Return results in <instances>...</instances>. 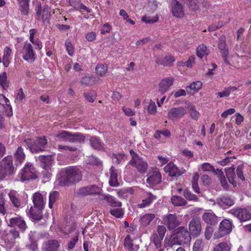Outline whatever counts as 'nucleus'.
<instances>
[{"mask_svg":"<svg viewBox=\"0 0 251 251\" xmlns=\"http://www.w3.org/2000/svg\"><path fill=\"white\" fill-rule=\"evenodd\" d=\"M58 178L61 186H70L78 183L82 179V173L77 166H69L62 169L59 172Z\"/></svg>","mask_w":251,"mask_h":251,"instance_id":"1","label":"nucleus"},{"mask_svg":"<svg viewBox=\"0 0 251 251\" xmlns=\"http://www.w3.org/2000/svg\"><path fill=\"white\" fill-rule=\"evenodd\" d=\"M191 240V235L190 232L184 226H180L173 231L166 244L170 247L175 245L184 246L189 244Z\"/></svg>","mask_w":251,"mask_h":251,"instance_id":"2","label":"nucleus"},{"mask_svg":"<svg viewBox=\"0 0 251 251\" xmlns=\"http://www.w3.org/2000/svg\"><path fill=\"white\" fill-rule=\"evenodd\" d=\"M56 138L60 141L72 143L84 142L85 137L81 133L75 132L72 134L65 130L59 131L56 135Z\"/></svg>","mask_w":251,"mask_h":251,"instance_id":"3","label":"nucleus"},{"mask_svg":"<svg viewBox=\"0 0 251 251\" xmlns=\"http://www.w3.org/2000/svg\"><path fill=\"white\" fill-rule=\"evenodd\" d=\"M24 142L32 152L44 151L47 144V140L44 136L38 138L36 141L31 139H27Z\"/></svg>","mask_w":251,"mask_h":251,"instance_id":"4","label":"nucleus"},{"mask_svg":"<svg viewBox=\"0 0 251 251\" xmlns=\"http://www.w3.org/2000/svg\"><path fill=\"white\" fill-rule=\"evenodd\" d=\"M102 189L101 187L98 186L97 185H89L85 187L79 188L76 193L80 196H88V195H99L100 198H101V192Z\"/></svg>","mask_w":251,"mask_h":251,"instance_id":"5","label":"nucleus"},{"mask_svg":"<svg viewBox=\"0 0 251 251\" xmlns=\"http://www.w3.org/2000/svg\"><path fill=\"white\" fill-rule=\"evenodd\" d=\"M228 213L237 218L241 222H246L251 219V213L246 208H234Z\"/></svg>","mask_w":251,"mask_h":251,"instance_id":"6","label":"nucleus"},{"mask_svg":"<svg viewBox=\"0 0 251 251\" xmlns=\"http://www.w3.org/2000/svg\"><path fill=\"white\" fill-rule=\"evenodd\" d=\"M147 176V182L151 187L156 186L161 182L162 176L159 170L156 168L150 170Z\"/></svg>","mask_w":251,"mask_h":251,"instance_id":"7","label":"nucleus"},{"mask_svg":"<svg viewBox=\"0 0 251 251\" xmlns=\"http://www.w3.org/2000/svg\"><path fill=\"white\" fill-rule=\"evenodd\" d=\"M23 58L29 63L34 62L35 57V51L33 50L32 45L27 42H25L21 51Z\"/></svg>","mask_w":251,"mask_h":251,"instance_id":"8","label":"nucleus"},{"mask_svg":"<svg viewBox=\"0 0 251 251\" xmlns=\"http://www.w3.org/2000/svg\"><path fill=\"white\" fill-rule=\"evenodd\" d=\"M22 180L25 181L37 177L36 171L33 166L30 163H27L21 172Z\"/></svg>","mask_w":251,"mask_h":251,"instance_id":"9","label":"nucleus"},{"mask_svg":"<svg viewBox=\"0 0 251 251\" xmlns=\"http://www.w3.org/2000/svg\"><path fill=\"white\" fill-rule=\"evenodd\" d=\"M129 164L134 167L141 174L145 173L148 169V164L140 158L137 154L132 155V159L129 161Z\"/></svg>","mask_w":251,"mask_h":251,"instance_id":"10","label":"nucleus"},{"mask_svg":"<svg viewBox=\"0 0 251 251\" xmlns=\"http://www.w3.org/2000/svg\"><path fill=\"white\" fill-rule=\"evenodd\" d=\"M187 113L185 107L179 106L171 108L168 111V118L172 121H177L182 118Z\"/></svg>","mask_w":251,"mask_h":251,"instance_id":"11","label":"nucleus"},{"mask_svg":"<svg viewBox=\"0 0 251 251\" xmlns=\"http://www.w3.org/2000/svg\"><path fill=\"white\" fill-rule=\"evenodd\" d=\"M189 232L193 237L198 236L201 231V222L198 217H194L189 224Z\"/></svg>","mask_w":251,"mask_h":251,"instance_id":"12","label":"nucleus"},{"mask_svg":"<svg viewBox=\"0 0 251 251\" xmlns=\"http://www.w3.org/2000/svg\"><path fill=\"white\" fill-rule=\"evenodd\" d=\"M225 35L221 36V41H223V43L221 42V54L224 63L228 66H232L233 65L231 60L232 56L230 57L228 55V49L225 44Z\"/></svg>","mask_w":251,"mask_h":251,"instance_id":"13","label":"nucleus"},{"mask_svg":"<svg viewBox=\"0 0 251 251\" xmlns=\"http://www.w3.org/2000/svg\"><path fill=\"white\" fill-rule=\"evenodd\" d=\"M1 169H4V172L2 174L3 177L13 173L14 168L13 166L11 156H8L2 160L1 162Z\"/></svg>","mask_w":251,"mask_h":251,"instance_id":"14","label":"nucleus"},{"mask_svg":"<svg viewBox=\"0 0 251 251\" xmlns=\"http://www.w3.org/2000/svg\"><path fill=\"white\" fill-rule=\"evenodd\" d=\"M165 222L169 230L175 229L181 224V221L178 219L175 214H170L168 215L166 217Z\"/></svg>","mask_w":251,"mask_h":251,"instance_id":"15","label":"nucleus"},{"mask_svg":"<svg viewBox=\"0 0 251 251\" xmlns=\"http://www.w3.org/2000/svg\"><path fill=\"white\" fill-rule=\"evenodd\" d=\"M8 226L10 227L18 226L22 231H25L27 227L25 221L20 216L10 218Z\"/></svg>","mask_w":251,"mask_h":251,"instance_id":"16","label":"nucleus"},{"mask_svg":"<svg viewBox=\"0 0 251 251\" xmlns=\"http://www.w3.org/2000/svg\"><path fill=\"white\" fill-rule=\"evenodd\" d=\"M100 200H104L111 207H121L122 202L119 201L116 198L109 194H103L101 195V198H99Z\"/></svg>","mask_w":251,"mask_h":251,"instance_id":"17","label":"nucleus"},{"mask_svg":"<svg viewBox=\"0 0 251 251\" xmlns=\"http://www.w3.org/2000/svg\"><path fill=\"white\" fill-rule=\"evenodd\" d=\"M172 12L173 16L177 18L184 16V11L182 5L176 0H172Z\"/></svg>","mask_w":251,"mask_h":251,"instance_id":"18","label":"nucleus"},{"mask_svg":"<svg viewBox=\"0 0 251 251\" xmlns=\"http://www.w3.org/2000/svg\"><path fill=\"white\" fill-rule=\"evenodd\" d=\"M60 246V242L57 240H49L45 242L42 246L43 251H57Z\"/></svg>","mask_w":251,"mask_h":251,"instance_id":"19","label":"nucleus"},{"mask_svg":"<svg viewBox=\"0 0 251 251\" xmlns=\"http://www.w3.org/2000/svg\"><path fill=\"white\" fill-rule=\"evenodd\" d=\"M174 79L173 77L165 78L161 80L159 84L158 92L161 94H164L173 84Z\"/></svg>","mask_w":251,"mask_h":251,"instance_id":"20","label":"nucleus"},{"mask_svg":"<svg viewBox=\"0 0 251 251\" xmlns=\"http://www.w3.org/2000/svg\"><path fill=\"white\" fill-rule=\"evenodd\" d=\"M34 207L37 208L44 209L46 204L43 196L39 192L35 193L32 196Z\"/></svg>","mask_w":251,"mask_h":251,"instance_id":"21","label":"nucleus"},{"mask_svg":"<svg viewBox=\"0 0 251 251\" xmlns=\"http://www.w3.org/2000/svg\"><path fill=\"white\" fill-rule=\"evenodd\" d=\"M232 222L228 219L221 222V237L230 233L232 229Z\"/></svg>","mask_w":251,"mask_h":251,"instance_id":"22","label":"nucleus"},{"mask_svg":"<svg viewBox=\"0 0 251 251\" xmlns=\"http://www.w3.org/2000/svg\"><path fill=\"white\" fill-rule=\"evenodd\" d=\"M164 171L169 173L171 176H176L181 175L183 172L180 171L173 162H170L165 167Z\"/></svg>","mask_w":251,"mask_h":251,"instance_id":"23","label":"nucleus"},{"mask_svg":"<svg viewBox=\"0 0 251 251\" xmlns=\"http://www.w3.org/2000/svg\"><path fill=\"white\" fill-rule=\"evenodd\" d=\"M202 218L205 223L210 225H215L218 222V217L211 210L204 213Z\"/></svg>","mask_w":251,"mask_h":251,"instance_id":"24","label":"nucleus"},{"mask_svg":"<svg viewBox=\"0 0 251 251\" xmlns=\"http://www.w3.org/2000/svg\"><path fill=\"white\" fill-rule=\"evenodd\" d=\"M175 60L174 56L170 54H168L164 57L157 58L156 60V63L158 65H161L164 66H171L173 65Z\"/></svg>","mask_w":251,"mask_h":251,"instance_id":"25","label":"nucleus"},{"mask_svg":"<svg viewBox=\"0 0 251 251\" xmlns=\"http://www.w3.org/2000/svg\"><path fill=\"white\" fill-rule=\"evenodd\" d=\"M43 209L31 207L29 210L30 218L33 221H38L42 219V210Z\"/></svg>","mask_w":251,"mask_h":251,"instance_id":"26","label":"nucleus"},{"mask_svg":"<svg viewBox=\"0 0 251 251\" xmlns=\"http://www.w3.org/2000/svg\"><path fill=\"white\" fill-rule=\"evenodd\" d=\"M226 176L229 181V182L232 184L233 186H236V182L235 180V168L232 165L231 167L228 168H226L224 169Z\"/></svg>","mask_w":251,"mask_h":251,"instance_id":"27","label":"nucleus"},{"mask_svg":"<svg viewBox=\"0 0 251 251\" xmlns=\"http://www.w3.org/2000/svg\"><path fill=\"white\" fill-rule=\"evenodd\" d=\"M89 142L92 148L96 150L101 151L104 149V144L99 137L92 136L89 139Z\"/></svg>","mask_w":251,"mask_h":251,"instance_id":"28","label":"nucleus"},{"mask_svg":"<svg viewBox=\"0 0 251 251\" xmlns=\"http://www.w3.org/2000/svg\"><path fill=\"white\" fill-rule=\"evenodd\" d=\"M40 161V165L43 169H51L53 159L51 155L41 156Z\"/></svg>","mask_w":251,"mask_h":251,"instance_id":"29","label":"nucleus"},{"mask_svg":"<svg viewBox=\"0 0 251 251\" xmlns=\"http://www.w3.org/2000/svg\"><path fill=\"white\" fill-rule=\"evenodd\" d=\"M19 6V10L22 14L28 16L29 13V0H17Z\"/></svg>","mask_w":251,"mask_h":251,"instance_id":"30","label":"nucleus"},{"mask_svg":"<svg viewBox=\"0 0 251 251\" xmlns=\"http://www.w3.org/2000/svg\"><path fill=\"white\" fill-rule=\"evenodd\" d=\"M110 176L109 183L110 186L112 187H117L119 185L117 177V171L113 166H112L110 169Z\"/></svg>","mask_w":251,"mask_h":251,"instance_id":"31","label":"nucleus"},{"mask_svg":"<svg viewBox=\"0 0 251 251\" xmlns=\"http://www.w3.org/2000/svg\"><path fill=\"white\" fill-rule=\"evenodd\" d=\"M156 197L155 196L151 193H147L145 199L142 201L141 203L139 204V206L140 208L147 207L156 200Z\"/></svg>","mask_w":251,"mask_h":251,"instance_id":"32","label":"nucleus"},{"mask_svg":"<svg viewBox=\"0 0 251 251\" xmlns=\"http://www.w3.org/2000/svg\"><path fill=\"white\" fill-rule=\"evenodd\" d=\"M11 53V49L9 47H6L3 51L2 60L4 66L5 67H7L10 63Z\"/></svg>","mask_w":251,"mask_h":251,"instance_id":"33","label":"nucleus"},{"mask_svg":"<svg viewBox=\"0 0 251 251\" xmlns=\"http://www.w3.org/2000/svg\"><path fill=\"white\" fill-rule=\"evenodd\" d=\"M155 216L154 214H146L143 215L140 219V223L144 226H148L154 219Z\"/></svg>","mask_w":251,"mask_h":251,"instance_id":"34","label":"nucleus"},{"mask_svg":"<svg viewBox=\"0 0 251 251\" xmlns=\"http://www.w3.org/2000/svg\"><path fill=\"white\" fill-rule=\"evenodd\" d=\"M14 157L17 164H21L24 161L25 159V154L21 147H18L16 150L14 154Z\"/></svg>","mask_w":251,"mask_h":251,"instance_id":"35","label":"nucleus"},{"mask_svg":"<svg viewBox=\"0 0 251 251\" xmlns=\"http://www.w3.org/2000/svg\"><path fill=\"white\" fill-rule=\"evenodd\" d=\"M209 50L205 45L202 44L198 47L196 54L197 56L200 58H202L204 56H207Z\"/></svg>","mask_w":251,"mask_h":251,"instance_id":"36","label":"nucleus"},{"mask_svg":"<svg viewBox=\"0 0 251 251\" xmlns=\"http://www.w3.org/2000/svg\"><path fill=\"white\" fill-rule=\"evenodd\" d=\"M60 197L59 193L58 191H54L50 193L49 207L50 208H52L53 204L57 201Z\"/></svg>","mask_w":251,"mask_h":251,"instance_id":"37","label":"nucleus"},{"mask_svg":"<svg viewBox=\"0 0 251 251\" xmlns=\"http://www.w3.org/2000/svg\"><path fill=\"white\" fill-rule=\"evenodd\" d=\"M112 159L114 163L122 164L126 160V156L123 153L113 154L112 156Z\"/></svg>","mask_w":251,"mask_h":251,"instance_id":"38","label":"nucleus"},{"mask_svg":"<svg viewBox=\"0 0 251 251\" xmlns=\"http://www.w3.org/2000/svg\"><path fill=\"white\" fill-rule=\"evenodd\" d=\"M50 8L48 5L44 6L41 19L44 23H48L50 17Z\"/></svg>","mask_w":251,"mask_h":251,"instance_id":"39","label":"nucleus"},{"mask_svg":"<svg viewBox=\"0 0 251 251\" xmlns=\"http://www.w3.org/2000/svg\"><path fill=\"white\" fill-rule=\"evenodd\" d=\"M171 201L173 204L175 206H182L187 204V201L180 196H173L171 198Z\"/></svg>","mask_w":251,"mask_h":251,"instance_id":"40","label":"nucleus"},{"mask_svg":"<svg viewBox=\"0 0 251 251\" xmlns=\"http://www.w3.org/2000/svg\"><path fill=\"white\" fill-rule=\"evenodd\" d=\"M133 243L130 235H127L124 241V247L128 251H133Z\"/></svg>","mask_w":251,"mask_h":251,"instance_id":"41","label":"nucleus"},{"mask_svg":"<svg viewBox=\"0 0 251 251\" xmlns=\"http://www.w3.org/2000/svg\"><path fill=\"white\" fill-rule=\"evenodd\" d=\"M109 212L111 215L118 218L123 217L124 214V210L121 207H117V208L111 209L110 210Z\"/></svg>","mask_w":251,"mask_h":251,"instance_id":"42","label":"nucleus"},{"mask_svg":"<svg viewBox=\"0 0 251 251\" xmlns=\"http://www.w3.org/2000/svg\"><path fill=\"white\" fill-rule=\"evenodd\" d=\"M204 245V241L202 239H197L194 244L193 251H203Z\"/></svg>","mask_w":251,"mask_h":251,"instance_id":"43","label":"nucleus"},{"mask_svg":"<svg viewBox=\"0 0 251 251\" xmlns=\"http://www.w3.org/2000/svg\"><path fill=\"white\" fill-rule=\"evenodd\" d=\"M108 66L106 64H98L96 68V73L100 76L104 75L107 72Z\"/></svg>","mask_w":251,"mask_h":251,"instance_id":"44","label":"nucleus"},{"mask_svg":"<svg viewBox=\"0 0 251 251\" xmlns=\"http://www.w3.org/2000/svg\"><path fill=\"white\" fill-rule=\"evenodd\" d=\"M201 168L204 171H213L218 177L220 176V169H217L215 170L214 167L208 163L202 164Z\"/></svg>","mask_w":251,"mask_h":251,"instance_id":"45","label":"nucleus"},{"mask_svg":"<svg viewBox=\"0 0 251 251\" xmlns=\"http://www.w3.org/2000/svg\"><path fill=\"white\" fill-rule=\"evenodd\" d=\"M201 81H197L191 83L189 86L186 88V89L188 92H190L189 90L197 91L199 90L201 87Z\"/></svg>","mask_w":251,"mask_h":251,"instance_id":"46","label":"nucleus"},{"mask_svg":"<svg viewBox=\"0 0 251 251\" xmlns=\"http://www.w3.org/2000/svg\"><path fill=\"white\" fill-rule=\"evenodd\" d=\"M0 85L4 89H6L8 87V81L7 79V75L5 72H2L0 74Z\"/></svg>","mask_w":251,"mask_h":251,"instance_id":"47","label":"nucleus"},{"mask_svg":"<svg viewBox=\"0 0 251 251\" xmlns=\"http://www.w3.org/2000/svg\"><path fill=\"white\" fill-rule=\"evenodd\" d=\"M8 195L10 198V201L15 207H18L19 206H20L21 202L17 198L16 196V193L15 191H10Z\"/></svg>","mask_w":251,"mask_h":251,"instance_id":"48","label":"nucleus"},{"mask_svg":"<svg viewBox=\"0 0 251 251\" xmlns=\"http://www.w3.org/2000/svg\"><path fill=\"white\" fill-rule=\"evenodd\" d=\"M188 108L191 118L195 120H197L200 117V114L196 110L195 106L190 104L188 106Z\"/></svg>","mask_w":251,"mask_h":251,"instance_id":"49","label":"nucleus"},{"mask_svg":"<svg viewBox=\"0 0 251 251\" xmlns=\"http://www.w3.org/2000/svg\"><path fill=\"white\" fill-rule=\"evenodd\" d=\"M184 197L189 201H197L199 200L198 197L192 194L190 191L188 189H185L183 192Z\"/></svg>","mask_w":251,"mask_h":251,"instance_id":"50","label":"nucleus"},{"mask_svg":"<svg viewBox=\"0 0 251 251\" xmlns=\"http://www.w3.org/2000/svg\"><path fill=\"white\" fill-rule=\"evenodd\" d=\"M237 89V88L235 86H229L224 88V90L221 92V98L227 97L229 96L230 94L234 92Z\"/></svg>","mask_w":251,"mask_h":251,"instance_id":"51","label":"nucleus"},{"mask_svg":"<svg viewBox=\"0 0 251 251\" xmlns=\"http://www.w3.org/2000/svg\"><path fill=\"white\" fill-rule=\"evenodd\" d=\"M159 237V235L156 233H153L151 237V240L157 248L160 247L161 241L163 240L160 239Z\"/></svg>","mask_w":251,"mask_h":251,"instance_id":"52","label":"nucleus"},{"mask_svg":"<svg viewBox=\"0 0 251 251\" xmlns=\"http://www.w3.org/2000/svg\"><path fill=\"white\" fill-rule=\"evenodd\" d=\"M221 201L228 206H231L234 204V199L228 196H223L221 198Z\"/></svg>","mask_w":251,"mask_h":251,"instance_id":"53","label":"nucleus"},{"mask_svg":"<svg viewBox=\"0 0 251 251\" xmlns=\"http://www.w3.org/2000/svg\"><path fill=\"white\" fill-rule=\"evenodd\" d=\"M85 98L90 102H93L96 97V94L95 91H91L87 93H84Z\"/></svg>","mask_w":251,"mask_h":251,"instance_id":"54","label":"nucleus"},{"mask_svg":"<svg viewBox=\"0 0 251 251\" xmlns=\"http://www.w3.org/2000/svg\"><path fill=\"white\" fill-rule=\"evenodd\" d=\"M65 47L68 53L71 56H74V48L72 45V43L69 41H67L65 42Z\"/></svg>","mask_w":251,"mask_h":251,"instance_id":"55","label":"nucleus"},{"mask_svg":"<svg viewBox=\"0 0 251 251\" xmlns=\"http://www.w3.org/2000/svg\"><path fill=\"white\" fill-rule=\"evenodd\" d=\"M157 234L161 240H163L166 232V227L164 226H158L157 228Z\"/></svg>","mask_w":251,"mask_h":251,"instance_id":"56","label":"nucleus"},{"mask_svg":"<svg viewBox=\"0 0 251 251\" xmlns=\"http://www.w3.org/2000/svg\"><path fill=\"white\" fill-rule=\"evenodd\" d=\"M147 111L151 114H154L156 112V106L155 102L151 100L147 107Z\"/></svg>","mask_w":251,"mask_h":251,"instance_id":"57","label":"nucleus"},{"mask_svg":"<svg viewBox=\"0 0 251 251\" xmlns=\"http://www.w3.org/2000/svg\"><path fill=\"white\" fill-rule=\"evenodd\" d=\"M41 175L44 178L49 180L52 176V169H43Z\"/></svg>","mask_w":251,"mask_h":251,"instance_id":"58","label":"nucleus"},{"mask_svg":"<svg viewBox=\"0 0 251 251\" xmlns=\"http://www.w3.org/2000/svg\"><path fill=\"white\" fill-rule=\"evenodd\" d=\"M58 149L59 151H75L77 150V148L75 147L68 146L59 145H58Z\"/></svg>","mask_w":251,"mask_h":251,"instance_id":"59","label":"nucleus"},{"mask_svg":"<svg viewBox=\"0 0 251 251\" xmlns=\"http://www.w3.org/2000/svg\"><path fill=\"white\" fill-rule=\"evenodd\" d=\"M186 5L192 10H195L198 8L196 0H186Z\"/></svg>","mask_w":251,"mask_h":251,"instance_id":"60","label":"nucleus"},{"mask_svg":"<svg viewBox=\"0 0 251 251\" xmlns=\"http://www.w3.org/2000/svg\"><path fill=\"white\" fill-rule=\"evenodd\" d=\"M194 61H195V57L194 56H190L188 59L185 61V62H181V65L182 66H186L187 67H188V68H191L192 67L193 64L194 63Z\"/></svg>","mask_w":251,"mask_h":251,"instance_id":"61","label":"nucleus"},{"mask_svg":"<svg viewBox=\"0 0 251 251\" xmlns=\"http://www.w3.org/2000/svg\"><path fill=\"white\" fill-rule=\"evenodd\" d=\"M81 10L83 11H86L88 13H90L92 12L91 9L86 7L83 3L79 2L78 3V6L76 7V10Z\"/></svg>","mask_w":251,"mask_h":251,"instance_id":"62","label":"nucleus"},{"mask_svg":"<svg viewBox=\"0 0 251 251\" xmlns=\"http://www.w3.org/2000/svg\"><path fill=\"white\" fill-rule=\"evenodd\" d=\"M111 29V26L108 23H105L103 25L102 28L100 30V33L102 34H105L110 32Z\"/></svg>","mask_w":251,"mask_h":251,"instance_id":"63","label":"nucleus"},{"mask_svg":"<svg viewBox=\"0 0 251 251\" xmlns=\"http://www.w3.org/2000/svg\"><path fill=\"white\" fill-rule=\"evenodd\" d=\"M81 83L85 85H91L93 83L92 78L88 76H85L82 78Z\"/></svg>","mask_w":251,"mask_h":251,"instance_id":"64","label":"nucleus"}]
</instances>
